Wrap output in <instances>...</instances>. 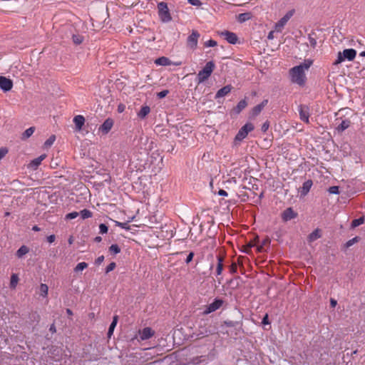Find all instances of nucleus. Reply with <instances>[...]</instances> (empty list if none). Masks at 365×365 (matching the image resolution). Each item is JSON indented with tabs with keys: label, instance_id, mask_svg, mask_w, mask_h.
<instances>
[{
	"label": "nucleus",
	"instance_id": "nucleus-1",
	"mask_svg": "<svg viewBox=\"0 0 365 365\" xmlns=\"http://www.w3.org/2000/svg\"><path fill=\"white\" fill-rule=\"evenodd\" d=\"M311 65L312 61H306L304 63L291 68L289 70V76L291 81L300 86H304L305 84L307 79L305 71L309 68Z\"/></svg>",
	"mask_w": 365,
	"mask_h": 365
},
{
	"label": "nucleus",
	"instance_id": "nucleus-2",
	"mask_svg": "<svg viewBox=\"0 0 365 365\" xmlns=\"http://www.w3.org/2000/svg\"><path fill=\"white\" fill-rule=\"evenodd\" d=\"M215 65L213 61H210L206 63L205 67L199 71L197 76L198 83L205 81L211 76L215 69Z\"/></svg>",
	"mask_w": 365,
	"mask_h": 365
},
{
	"label": "nucleus",
	"instance_id": "nucleus-3",
	"mask_svg": "<svg viewBox=\"0 0 365 365\" xmlns=\"http://www.w3.org/2000/svg\"><path fill=\"white\" fill-rule=\"evenodd\" d=\"M158 16L163 22L167 23L171 21L172 18L168 7V4L161 1L158 4Z\"/></svg>",
	"mask_w": 365,
	"mask_h": 365
},
{
	"label": "nucleus",
	"instance_id": "nucleus-4",
	"mask_svg": "<svg viewBox=\"0 0 365 365\" xmlns=\"http://www.w3.org/2000/svg\"><path fill=\"white\" fill-rule=\"evenodd\" d=\"M255 127L252 123H247L238 131L235 138V141L240 142L245 139L248 133L254 130Z\"/></svg>",
	"mask_w": 365,
	"mask_h": 365
},
{
	"label": "nucleus",
	"instance_id": "nucleus-5",
	"mask_svg": "<svg viewBox=\"0 0 365 365\" xmlns=\"http://www.w3.org/2000/svg\"><path fill=\"white\" fill-rule=\"evenodd\" d=\"M294 14V10H290L287 11L277 23H275V32H281L287 23L293 16Z\"/></svg>",
	"mask_w": 365,
	"mask_h": 365
},
{
	"label": "nucleus",
	"instance_id": "nucleus-6",
	"mask_svg": "<svg viewBox=\"0 0 365 365\" xmlns=\"http://www.w3.org/2000/svg\"><path fill=\"white\" fill-rule=\"evenodd\" d=\"M223 303L224 301L222 299L218 298L215 299L212 303L206 306L203 311V314L207 315L215 312L222 306Z\"/></svg>",
	"mask_w": 365,
	"mask_h": 365
},
{
	"label": "nucleus",
	"instance_id": "nucleus-7",
	"mask_svg": "<svg viewBox=\"0 0 365 365\" xmlns=\"http://www.w3.org/2000/svg\"><path fill=\"white\" fill-rule=\"evenodd\" d=\"M218 34L226 40L229 43L236 44L238 42V37L236 34L230 31H222L218 32Z\"/></svg>",
	"mask_w": 365,
	"mask_h": 365
},
{
	"label": "nucleus",
	"instance_id": "nucleus-8",
	"mask_svg": "<svg viewBox=\"0 0 365 365\" xmlns=\"http://www.w3.org/2000/svg\"><path fill=\"white\" fill-rule=\"evenodd\" d=\"M199 37V32L196 30H192L191 34L187 37V46L192 49L196 48Z\"/></svg>",
	"mask_w": 365,
	"mask_h": 365
},
{
	"label": "nucleus",
	"instance_id": "nucleus-9",
	"mask_svg": "<svg viewBox=\"0 0 365 365\" xmlns=\"http://www.w3.org/2000/svg\"><path fill=\"white\" fill-rule=\"evenodd\" d=\"M298 111H299V118L300 119L306 123H309V108L307 106H304V105H300L298 108Z\"/></svg>",
	"mask_w": 365,
	"mask_h": 365
},
{
	"label": "nucleus",
	"instance_id": "nucleus-10",
	"mask_svg": "<svg viewBox=\"0 0 365 365\" xmlns=\"http://www.w3.org/2000/svg\"><path fill=\"white\" fill-rule=\"evenodd\" d=\"M113 124H114L113 120L112 118H108L99 127L98 130H99V132L102 133L103 134H107L112 129Z\"/></svg>",
	"mask_w": 365,
	"mask_h": 365
},
{
	"label": "nucleus",
	"instance_id": "nucleus-11",
	"mask_svg": "<svg viewBox=\"0 0 365 365\" xmlns=\"http://www.w3.org/2000/svg\"><path fill=\"white\" fill-rule=\"evenodd\" d=\"M13 87V82L11 80L4 77L0 76V88L5 92L10 91Z\"/></svg>",
	"mask_w": 365,
	"mask_h": 365
},
{
	"label": "nucleus",
	"instance_id": "nucleus-12",
	"mask_svg": "<svg viewBox=\"0 0 365 365\" xmlns=\"http://www.w3.org/2000/svg\"><path fill=\"white\" fill-rule=\"evenodd\" d=\"M312 185L313 182L312 180H307V181H305L303 183L302 186L299 188L300 197L306 196L309 193Z\"/></svg>",
	"mask_w": 365,
	"mask_h": 365
},
{
	"label": "nucleus",
	"instance_id": "nucleus-13",
	"mask_svg": "<svg viewBox=\"0 0 365 365\" xmlns=\"http://www.w3.org/2000/svg\"><path fill=\"white\" fill-rule=\"evenodd\" d=\"M155 334V331L150 327H145L139 331L140 339L142 341L149 339Z\"/></svg>",
	"mask_w": 365,
	"mask_h": 365
},
{
	"label": "nucleus",
	"instance_id": "nucleus-14",
	"mask_svg": "<svg viewBox=\"0 0 365 365\" xmlns=\"http://www.w3.org/2000/svg\"><path fill=\"white\" fill-rule=\"evenodd\" d=\"M73 121L75 124V129L77 131H81L83 128V126L85 124V118L81 115H76L73 119Z\"/></svg>",
	"mask_w": 365,
	"mask_h": 365
},
{
	"label": "nucleus",
	"instance_id": "nucleus-15",
	"mask_svg": "<svg viewBox=\"0 0 365 365\" xmlns=\"http://www.w3.org/2000/svg\"><path fill=\"white\" fill-rule=\"evenodd\" d=\"M271 240L266 237L261 242L259 245L258 246V251L260 252H267V250L270 248Z\"/></svg>",
	"mask_w": 365,
	"mask_h": 365
},
{
	"label": "nucleus",
	"instance_id": "nucleus-16",
	"mask_svg": "<svg viewBox=\"0 0 365 365\" xmlns=\"http://www.w3.org/2000/svg\"><path fill=\"white\" fill-rule=\"evenodd\" d=\"M232 90V86L230 85L225 86L218 90V91L215 94V99H218L220 98H222L225 96H227L228 93H230Z\"/></svg>",
	"mask_w": 365,
	"mask_h": 365
},
{
	"label": "nucleus",
	"instance_id": "nucleus-17",
	"mask_svg": "<svg viewBox=\"0 0 365 365\" xmlns=\"http://www.w3.org/2000/svg\"><path fill=\"white\" fill-rule=\"evenodd\" d=\"M341 53L344 59H347L348 61H352L356 57V51L353 48H347L344 49Z\"/></svg>",
	"mask_w": 365,
	"mask_h": 365
},
{
	"label": "nucleus",
	"instance_id": "nucleus-18",
	"mask_svg": "<svg viewBox=\"0 0 365 365\" xmlns=\"http://www.w3.org/2000/svg\"><path fill=\"white\" fill-rule=\"evenodd\" d=\"M267 100H264L261 103L255 106L251 111L252 116L255 117L258 115L262 110V109L265 107V106L267 104Z\"/></svg>",
	"mask_w": 365,
	"mask_h": 365
},
{
	"label": "nucleus",
	"instance_id": "nucleus-19",
	"mask_svg": "<svg viewBox=\"0 0 365 365\" xmlns=\"http://www.w3.org/2000/svg\"><path fill=\"white\" fill-rule=\"evenodd\" d=\"M297 216V213L294 212L292 208L289 207L286 209L282 213V218L284 221H288L294 219Z\"/></svg>",
	"mask_w": 365,
	"mask_h": 365
},
{
	"label": "nucleus",
	"instance_id": "nucleus-20",
	"mask_svg": "<svg viewBox=\"0 0 365 365\" xmlns=\"http://www.w3.org/2000/svg\"><path fill=\"white\" fill-rule=\"evenodd\" d=\"M46 155L42 154L39 157L34 159L29 163V167L36 170L41 163V162L46 158Z\"/></svg>",
	"mask_w": 365,
	"mask_h": 365
},
{
	"label": "nucleus",
	"instance_id": "nucleus-21",
	"mask_svg": "<svg viewBox=\"0 0 365 365\" xmlns=\"http://www.w3.org/2000/svg\"><path fill=\"white\" fill-rule=\"evenodd\" d=\"M217 263L216 267V271H215V275L216 277H218L222 274L224 264H223V257L220 255H218L217 257Z\"/></svg>",
	"mask_w": 365,
	"mask_h": 365
},
{
	"label": "nucleus",
	"instance_id": "nucleus-22",
	"mask_svg": "<svg viewBox=\"0 0 365 365\" xmlns=\"http://www.w3.org/2000/svg\"><path fill=\"white\" fill-rule=\"evenodd\" d=\"M207 363V358L205 356L194 357L188 362V365H200Z\"/></svg>",
	"mask_w": 365,
	"mask_h": 365
},
{
	"label": "nucleus",
	"instance_id": "nucleus-23",
	"mask_svg": "<svg viewBox=\"0 0 365 365\" xmlns=\"http://www.w3.org/2000/svg\"><path fill=\"white\" fill-rule=\"evenodd\" d=\"M247 106V103L245 99L241 100L237 105L233 108L232 112L235 114H239L241 111L245 109Z\"/></svg>",
	"mask_w": 365,
	"mask_h": 365
},
{
	"label": "nucleus",
	"instance_id": "nucleus-24",
	"mask_svg": "<svg viewBox=\"0 0 365 365\" xmlns=\"http://www.w3.org/2000/svg\"><path fill=\"white\" fill-rule=\"evenodd\" d=\"M150 112V108L148 106H143L138 113V117L140 119L145 118Z\"/></svg>",
	"mask_w": 365,
	"mask_h": 365
},
{
	"label": "nucleus",
	"instance_id": "nucleus-25",
	"mask_svg": "<svg viewBox=\"0 0 365 365\" xmlns=\"http://www.w3.org/2000/svg\"><path fill=\"white\" fill-rule=\"evenodd\" d=\"M351 125V121L349 119H345L336 127L338 132H343Z\"/></svg>",
	"mask_w": 365,
	"mask_h": 365
},
{
	"label": "nucleus",
	"instance_id": "nucleus-26",
	"mask_svg": "<svg viewBox=\"0 0 365 365\" xmlns=\"http://www.w3.org/2000/svg\"><path fill=\"white\" fill-rule=\"evenodd\" d=\"M155 63L158 66H170L171 61L168 58L162 56L155 59Z\"/></svg>",
	"mask_w": 365,
	"mask_h": 365
},
{
	"label": "nucleus",
	"instance_id": "nucleus-27",
	"mask_svg": "<svg viewBox=\"0 0 365 365\" xmlns=\"http://www.w3.org/2000/svg\"><path fill=\"white\" fill-rule=\"evenodd\" d=\"M29 252V249L26 245H22L17 251L16 256L19 258H21L24 255L27 254Z\"/></svg>",
	"mask_w": 365,
	"mask_h": 365
},
{
	"label": "nucleus",
	"instance_id": "nucleus-28",
	"mask_svg": "<svg viewBox=\"0 0 365 365\" xmlns=\"http://www.w3.org/2000/svg\"><path fill=\"white\" fill-rule=\"evenodd\" d=\"M252 18V14L250 12L240 14L237 16L238 21L242 23L248 21Z\"/></svg>",
	"mask_w": 365,
	"mask_h": 365
},
{
	"label": "nucleus",
	"instance_id": "nucleus-29",
	"mask_svg": "<svg viewBox=\"0 0 365 365\" xmlns=\"http://www.w3.org/2000/svg\"><path fill=\"white\" fill-rule=\"evenodd\" d=\"M117 322H118V316H114L113 319V322H111V324L109 327V329H108V336L109 338L113 334L114 329L116 327Z\"/></svg>",
	"mask_w": 365,
	"mask_h": 365
},
{
	"label": "nucleus",
	"instance_id": "nucleus-30",
	"mask_svg": "<svg viewBox=\"0 0 365 365\" xmlns=\"http://www.w3.org/2000/svg\"><path fill=\"white\" fill-rule=\"evenodd\" d=\"M321 237L319 230L317 229L310 233L308 236V240L309 242L315 241Z\"/></svg>",
	"mask_w": 365,
	"mask_h": 365
},
{
	"label": "nucleus",
	"instance_id": "nucleus-31",
	"mask_svg": "<svg viewBox=\"0 0 365 365\" xmlns=\"http://www.w3.org/2000/svg\"><path fill=\"white\" fill-rule=\"evenodd\" d=\"M35 131V128L34 127H30L29 128H27L22 134V137L21 138L23 140H25V139H27L29 138L30 136H31L33 135V133H34Z\"/></svg>",
	"mask_w": 365,
	"mask_h": 365
},
{
	"label": "nucleus",
	"instance_id": "nucleus-32",
	"mask_svg": "<svg viewBox=\"0 0 365 365\" xmlns=\"http://www.w3.org/2000/svg\"><path fill=\"white\" fill-rule=\"evenodd\" d=\"M79 215L83 220H85L93 216V213L89 210L84 209L79 212Z\"/></svg>",
	"mask_w": 365,
	"mask_h": 365
},
{
	"label": "nucleus",
	"instance_id": "nucleus-33",
	"mask_svg": "<svg viewBox=\"0 0 365 365\" xmlns=\"http://www.w3.org/2000/svg\"><path fill=\"white\" fill-rule=\"evenodd\" d=\"M18 282H19L18 275L16 274H13L11 277L10 287L11 289H15L17 286Z\"/></svg>",
	"mask_w": 365,
	"mask_h": 365
},
{
	"label": "nucleus",
	"instance_id": "nucleus-34",
	"mask_svg": "<svg viewBox=\"0 0 365 365\" xmlns=\"http://www.w3.org/2000/svg\"><path fill=\"white\" fill-rule=\"evenodd\" d=\"M364 217H361L358 219H355L351 222V227L355 228L364 222Z\"/></svg>",
	"mask_w": 365,
	"mask_h": 365
},
{
	"label": "nucleus",
	"instance_id": "nucleus-35",
	"mask_svg": "<svg viewBox=\"0 0 365 365\" xmlns=\"http://www.w3.org/2000/svg\"><path fill=\"white\" fill-rule=\"evenodd\" d=\"M109 252L111 254L117 255L120 252V248L117 244H113L109 247Z\"/></svg>",
	"mask_w": 365,
	"mask_h": 365
},
{
	"label": "nucleus",
	"instance_id": "nucleus-36",
	"mask_svg": "<svg viewBox=\"0 0 365 365\" xmlns=\"http://www.w3.org/2000/svg\"><path fill=\"white\" fill-rule=\"evenodd\" d=\"M40 292L41 295L43 297H47L48 292V287L46 284H41L40 285Z\"/></svg>",
	"mask_w": 365,
	"mask_h": 365
},
{
	"label": "nucleus",
	"instance_id": "nucleus-37",
	"mask_svg": "<svg viewBox=\"0 0 365 365\" xmlns=\"http://www.w3.org/2000/svg\"><path fill=\"white\" fill-rule=\"evenodd\" d=\"M87 267H88V264L86 262H80L76 266V267L74 268V271L76 272H79V271H82L84 269H86Z\"/></svg>",
	"mask_w": 365,
	"mask_h": 365
},
{
	"label": "nucleus",
	"instance_id": "nucleus-38",
	"mask_svg": "<svg viewBox=\"0 0 365 365\" xmlns=\"http://www.w3.org/2000/svg\"><path fill=\"white\" fill-rule=\"evenodd\" d=\"M55 140H56V136H55L54 135H51V136H50V137H49V138L46 140V142L44 143V145H45L46 147H50V146H51V145L53 144V143H54Z\"/></svg>",
	"mask_w": 365,
	"mask_h": 365
},
{
	"label": "nucleus",
	"instance_id": "nucleus-39",
	"mask_svg": "<svg viewBox=\"0 0 365 365\" xmlns=\"http://www.w3.org/2000/svg\"><path fill=\"white\" fill-rule=\"evenodd\" d=\"M359 237H354V238H352V239H351V240H348V241L346 242V244H345V247H346V248H348V247H349L352 246L354 244H355V243L358 242H359Z\"/></svg>",
	"mask_w": 365,
	"mask_h": 365
},
{
	"label": "nucleus",
	"instance_id": "nucleus-40",
	"mask_svg": "<svg viewBox=\"0 0 365 365\" xmlns=\"http://www.w3.org/2000/svg\"><path fill=\"white\" fill-rule=\"evenodd\" d=\"M72 39L73 43L76 45L81 44L83 41V37L80 35H73Z\"/></svg>",
	"mask_w": 365,
	"mask_h": 365
},
{
	"label": "nucleus",
	"instance_id": "nucleus-41",
	"mask_svg": "<svg viewBox=\"0 0 365 365\" xmlns=\"http://www.w3.org/2000/svg\"><path fill=\"white\" fill-rule=\"evenodd\" d=\"M262 324H263L264 326V329H268L266 326H269V328L271 327L270 326V322L269 321V318H268V314H265L264 317H263L262 319Z\"/></svg>",
	"mask_w": 365,
	"mask_h": 365
},
{
	"label": "nucleus",
	"instance_id": "nucleus-42",
	"mask_svg": "<svg viewBox=\"0 0 365 365\" xmlns=\"http://www.w3.org/2000/svg\"><path fill=\"white\" fill-rule=\"evenodd\" d=\"M78 215H79V212H72L68 213L66 215L65 219L66 220H73V219L76 218Z\"/></svg>",
	"mask_w": 365,
	"mask_h": 365
},
{
	"label": "nucleus",
	"instance_id": "nucleus-43",
	"mask_svg": "<svg viewBox=\"0 0 365 365\" xmlns=\"http://www.w3.org/2000/svg\"><path fill=\"white\" fill-rule=\"evenodd\" d=\"M115 225L122 228V229H125V230H129L130 229V226L128 225V222H118V221H115Z\"/></svg>",
	"mask_w": 365,
	"mask_h": 365
},
{
	"label": "nucleus",
	"instance_id": "nucleus-44",
	"mask_svg": "<svg viewBox=\"0 0 365 365\" xmlns=\"http://www.w3.org/2000/svg\"><path fill=\"white\" fill-rule=\"evenodd\" d=\"M217 43L216 41L210 39L205 42L204 45L205 47H214L217 46Z\"/></svg>",
	"mask_w": 365,
	"mask_h": 365
},
{
	"label": "nucleus",
	"instance_id": "nucleus-45",
	"mask_svg": "<svg viewBox=\"0 0 365 365\" xmlns=\"http://www.w3.org/2000/svg\"><path fill=\"white\" fill-rule=\"evenodd\" d=\"M108 227L105 224L102 223L99 225V231H100L101 234H106L108 232Z\"/></svg>",
	"mask_w": 365,
	"mask_h": 365
},
{
	"label": "nucleus",
	"instance_id": "nucleus-46",
	"mask_svg": "<svg viewBox=\"0 0 365 365\" xmlns=\"http://www.w3.org/2000/svg\"><path fill=\"white\" fill-rule=\"evenodd\" d=\"M343 61H344V58L342 53L341 52H339L338 53V56H337V58L334 61V65H338V64L341 63Z\"/></svg>",
	"mask_w": 365,
	"mask_h": 365
},
{
	"label": "nucleus",
	"instance_id": "nucleus-47",
	"mask_svg": "<svg viewBox=\"0 0 365 365\" xmlns=\"http://www.w3.org/2000/svg\"><path fill=\"white\" fill-rule=\"evenodd\" d=\"M230 272L231 274H235L237 271V265L235 262H232L229 267Z\"/></svg>",
	"mask_w": 365,
	"mask_h": 365
},
{
	"label": "nucleus",
	"instance_id": "nucleus-48",
	"mask_svg": "<svg viewBox=\"0 0 365 365\" xmlns=\"http://www.w3.org/2000/svg\"><path fill=\"white\" fill-rule=\"evenodd\" d=\"M116 267V264L115 262H110L106 268V273H108L113 271Z\"/></svg>",
	"mask_w": 365,
	"mask_h": 365
},
{
	"label": "nucleus",
	"instance_id": "nucleus-49",
	"mask_svg": "<svg viewBox=\"0 0 365 365\" xmlns=\"http://www.w3.org/2000/svg\"><path fill=\"white\" fill-rule=\"evenodd\" d=\"M187 1L192 6H200L202 5L200 0H187Z\"/></svg>",
	"mask_w": 365,
	"mask_h": 365
},
{
	"label": "nucleus",
	"instance_id": "nucleus-50",
	"mask_svg": "<svg viewBox=\"0 0 365 365\" xmlns=\"http://www.w3.org/2000/svg\"><path fill=\"white\" fill-rule=\"evenodd\" d=\"M168 93L169 91L168 90H163L158 93V97L159 98H163L168 94Z\"/></svg>",
	"mask_w": 365,
	"mask_h": 365
},
{
	"label": "nucleus",
	"instance_id": "nucleus-51",
	"mask_svg": "<svg viewBox=\"0 0 365 365\" xmlns=\"http://www.w3.org/2000/svg\"><path fill=\"white\" fill-rule=\"evenodd\" d=\"M194 252H190L188 255L187 256L186 259H185V263L186 264H189L193 259V257H194Z\"/></svg>",
	"mask_w": 365,
	"mask_h": 365
},
{
	"label": "nucleus",
	"instance_id": "nucleus-52",
	"mask_svg": "<svg viewBox=\"0 0 365 365\" xmlns=\"http://www.w3.org/2000/svg\"><path fill=\"white\" fill-rule=\"evenodd\" d=\"M329 192L332 194H338L339 193V187L337 186L330 187L329 189Z\"/></svg>",
	"mask_w": 365,
	"mask_h": 365
},
{
	"label": "nucleus",
	"instance_id": "nucleus-53",
	"mask_svg": "<svg viewBox=\"0 0 365 365\" xmlns=\"http://www.w3.org/2000/svg\"><path fill=\"white\" fill-rule=\"evenodd\" d=\"M104 260V256L103 255H101V256H99L96 260H95V264L96 265H100Z\"/></svg>",
	"mask_w": 365,
	"mask_h": 365
},
{
	"label": "nucleus",
	"instance_id": "nucleus-54",
	"mask_svg": "<svg viewBox=\"0 0 365 365\" xmlns=\"http://www.w3.org/2000/svg\"><path fill=\"white\" fill-rule=\"evenodd\" d=\"M118 112L121 113L123 112H124V110H125V106L123 104V103H120L118 106Z\"/></svg>",
	"mask_w": 365,
	"mask_h": 365
},
{
	"label": "nucleus",
	"instance_id": "nucleus-55",
	"mask_svg": "<svg viewBox=\"0 0 365 365\" xmlns=\"http://www.w3.org/2000/svg\"><path fill=\"white\" fill-rule=\"evenodd\" d=\"M46 239L49 243H53L56 240V236L54 235H51L48 236Z\"/></svg>",
	"mask_w": 365,
	"mask_h": 365
},
{
	"label": "nucleus",
	"instance_id": "nucleus-56",
	"mask_svg": "<svg viewBox=\"0 0 365 365\" xmlns=\"http://www.w3.org/2000/svg\"><path fill=\"white\" fill-rule=\"evenodd\" d=\"M330 304H331V307H333V308L335 307L336 306V304H337L336 300H335L334 299L331 298L330 299Z\"/></svg>",
	"mask_w": 365,
	"mask_h": 365
},
{
	"label": "nucleus",
	"instance_id": "nucleus-57",
	"mask_svg": "<svg viewBox=\"0 0 365 365\" xmlns=\"http://www.w3.org/2000/svg\"><path fill=\"white\" fill-rule=\"evenodd\" d=\"M218 195L220 196H227V192L224 190H220L218 191Z\"/></svg>",
	"mask_w": 365,
	"mask_h": 365
},
{
	"label": "nucleus",
	"instance_id": "nucleus-58",
	"mask_svg": "<svg viewBox=\"0 0 365 365\" xmlns=\"http://www.w3.org/2000/svg\"><path fill=\"white\" fill-rule=\"evenodd\" d=\"M49 331L51 333H55L56 331V327H55V325L53 324L51 325V327L49 328Z\"/></svg>",
	"mask_w": 365,
	"mask_h": 365
},
{
	"label": "nucleus",
	"instance_id": "nucleus-59",
	"mask_svg": "<svg viewBox=\"0 0 365 365\" xmlns=\"http://www.w3.org/2000/svg\"><path fill=\"white\" fill-rule=\"evenodd\" d=\"M274 38V30H272L268 34V38Z\"/></svg>",
	"mask_w": 365,
	"mask_h": 365
},
{
	"label": "nucleus",
	"instance_id": "nucleus-60",
	"mask_svg": "<svg viewBox=\"0 0 365 365\" xmlns=\"http://www.w3.org/2000/svg\"><path fill=\"white\" fill-rule=\"evenodd\" d=\"M40 227L37 225H34L33 227H32V230L35 231V232H38L40 231Z\"/></svg>",
	"mask_w": 365,
	"mask_h": 365
},
{
	"label": "nucleus",
	"instance_id": "nucleus-61",
	"mask_svg": "<svg viewBox=\"0 0 365 365\" xmlns=\"http://www.w3.org/2000/svg\"><path fill=\"white\" fill-rule=\"evenodd\" d=\"M210 334V331H207V329L205 330V331H202L200 334H202V336H207Z\"/></svg>",
	"mask_w": 365,
	"mask_h": 365
},
{
	"label": "nucleus",
	"instance_id": "nucleus-62",
	"mask_svg": "<svg viewBox=\"0 0 365 365\" xmlns=\"http://www.w3.org/2000/svg\"><path fill=\"white\" fill-rule=\"evenodd\" d=\"M101 240H102V238L101 237H96L94 239V241L96 242H101Z\"/></svg>",
	"mask_w": 365,
	"mask_h": 365
},
{
	"label": "nucleus",
	"instance_id": "nucleus-63",
	"mask_svg": "<svg viewBox=\"0 0 365 365\" xmlns=\"http://www.w3.org/2000/svg\"><path fill=\"white\" fill-rule=\"evenodd\" d=\"M66 313H67V314H68V315H69V316L73 315V312H72L70 309H66Z\"/></svg>",
	"mask_w": 365,
	"mask_h": 365
},
{
	"label": "nucleus",
	"instance_id": "nucleus-64",
	"mask_svg": "<svg viewBox=\"0 0 365 365\" xmlns=\"http://www.w3.org/2000/svg\"><path fill=\"white\" fill-rule=\"evenodd\" d=\"M68 243H69L70 245H71V244L73 243V237H71L68 239Z\"/></svg>",
	"mask_w": 365,
	"mask_h": 365
}]
</instances>
